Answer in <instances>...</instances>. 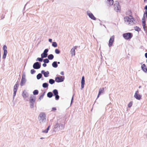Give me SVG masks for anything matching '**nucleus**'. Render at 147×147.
<instances>
[{"label": "nucleus", "instance_id": "1a4fd4ad", "mask_svg": "<svg viewBox=\"0 0 147 147\" xmlns=\"http://www.w3.org/2000/svg\"><path fill=\"white\" fill-rule=\"evenodd\" d=\"M3 53L2 56V58L3 59H5L7 53V47L5 45L3 46Z\"/></svg>", "mask_w": 147, "mask_h": 147}, {"label": "nucleus", "instance_id": "aec40b11", "mask_svg": "<svg viewBox=\"0 0 147 147\" xmlns=\"http://www.w3.org/2000/svg\"><path fill=\"white\" fill-rule=\"evenodd\" d=\"M46 93L45 92H44L42 93V94L40 95V97H39L38 100V101H40L41 99H42L44 96L45 94Z\"/></svg>", "mask_w": 147, "mask_h": 147}, {"label": "nucleus", "instance_id": "052dcab7", "mask_svg": "<svg viewBox=\"0 0 147 147\" xmlns=\"http://www.w3.org/2000/svg\"><path fill=\"white\" fill-rule=\"evenodd\" d=\"M145 57L147 59V52L145 54Z\"/></svg>", "mask_w": 147, "mask_h": 147}, {"label": "nucleus", "instance_id": "f704fd0d", "mask_svg": "<svg viewBox=\"0 0 147 147\" xmlns=\"http://www.w3.org/2000/svg\"><path fill=\"white\" fill-rule=\"evenodd\" d=\"M41 56L42 58L43 59L44 58H45L47 57V54H44V53H42L41 54Z\"/></svg>", "mask_w": 147, "mask_h": 147}, {"label": "nucleus", "instance_id": "412c9836", "mask_svg": "<svg viewBox=\"0 0 147 147\" xmlns=\"http://www.w3.org/2000/svg\"><path fill=\"white\" fill-rule=\"evenodd\" d=\"M52 66L53 67L56 68L58 67V65L57 64V62L54 61L53 62L52 64Z\"/></svg>", "mask_w": 147, "mask_h": 147}, {"label": "nucleus", "instance_id": "864d4df0", "mask_svg": "<svg viewBox=\"0 0 147 147\" xmlns=\"http://www.w3.org/2000/svg\"><path fill=\"white\" fill-rule=\"evenodd\" d=\"M101 94L99 93V92L98 93V94L97 96V98L96 99H97L100 96V95Z\"/></svg>", "mask_w": 147, "mask_h": 147}, {"label": "nucleus", "instance_id": "4468645a", "mask_svg": "<svg viewBox=\"0 0 147 147\" xmlns=\"http://www.w3.org/2000/svg\"><path fill=\"white\" fill-rule=\"evenodd\" d=\"M85 84V77L84 76H82L81 80V90L83 89Z\"/></svg>", "mask_w": 147, "mask_h": 147}, {"label": "nucleus", "instance_id": "e433bc0d", "mask_svg": "<svg viewBox=\"0 0 147 147\" xmlns=\"http://www.w3.org/2000/svg\"><path fill=\"white\" fill-rule=\"evenodd\" d=\"M49 51V50L48 48L44 50V51L43 52V53L47 54V55H48V52Z\"/></svg>", "mask_w": 147, "mask_h": 147}, {"label": "nucleus", "instance_id": "f257e3e1", "mask_svg": "<svg viewBox=\"0 0 147 147\" xmlns=\"http://www.w3.org/2000/svg\"><path fill=\"white\" fill-rule=\"evenodd\" d=\"M64 127V126L63 124L59 123L58 121H57L54 126L53 131V132H56L59 130L63 129Z\"/></svg>", "mask_w": 147, "mask_h": 147}, {"label": "nucleus", "instance_id": "69168bd1", "mask_svg": "<svg viewBox=\"0 0 147 147\" xmlns=\"http://www.w3.org/2000/svg\"><path fill=\"white\" fill-rule=\"evenodd\" d=\"M60 63V62L59 61L57 62V64H59Z\"/></svg>", "mask_w": 147, "mask_h": 147}, {"label": "nucleus", "instance_id": "f03ea898", "mask_svg": "<svg viewBox=\"0 0 147 147\" xmlns=\"http://www.w3.org/2000/svg\"><path fill=\"white\" fill-rule=\"evenodd\" d=\"M129 16L131 18H130L129 17L126 16L124 17V20L125 21L129 22V24L131 25H133L135 24V20L131 15H129Z\"/></svg>", "mask_w": 147, "mask_h": 147}, {"label": "nucleus", "instance_id": "bf43d9fd", "mask_svg": "<svg viewBox=\"0 0 147 147\" xmlns=\"http://www.w3.org/2000/svg\"><path fill=\"white\" fill-rule=\"evenodd\" d=\"M144 9L145 10H147V5L145 6L144 7Z\"/></svg>", "mask_w": 147, "mask_h": 147}, {"label": "nucleus", "instance_id": "e2e57ef3", "mask_svg": "<svg viewBox=\"0 0 147 147\" xmlns=\"http://www.w3.org/2000/svg\"><path fill=\"white\" fill-rule=\"evenodd\" d=\"M1 56V50L0 49V57Z\"/></svg>", "mask_w": 147, "mask_h": 147}, {"label": "nucleus", "instance_id": "3c124183", "mask_svg": "<svg viewBox=\"0 0 147 147\" xmlns=\"http://www.w3.org/2000/svg\"><path fill=\"white\" fill-rule=\"evenodd\" d=\"M101 94L99 93V92L98 93V94L97 96V98L96 99H97L100 96V95Z\"/></svg>", "mask_w": 147, "mask_h": 147}, {"label": "nucleus", "instance_id": "20e7f679", "mask_svg": "<svg viewBox=\"0 0 147 147\" xmlns=\"http://www.w3.org/2000/svg\"><path fill=\"white\" fill-rule=\"evenodd\" d=\"M123 37L126 40H129L132 37L133 34L132 33L128 32L122 34Z\"/></svg>", "mask_w": 147, "mask_h": 147}, {"label": "nucleus", "instance_id": "5701e85b", "mask_svg": "<svg viewBox=\"0 0 147 147\" xmlns=\"http://www.w3.org/2000/svg\"><path fill=\"white\" fill-rule=\"evenodd\" d=\"M47 97L49 98H52L53 96V93L51 92H48L47 94Z\"/></svg>", "mask_w": 147, "mask_h": 147}, {"label": "nucleus", "instance_id": "6e6552de", "mask_svg": "<svg viewBox=\"0 0 147 147\" xmlns=\"http://www.w3.org/2000/svg\"><path fill=\"white\" fill-rule=\"evenodd\" d=\"M65 80L64 76H59L55 78V82L57 83L61 82H63Z\"/></svg>", "mask_w": 147, "mask_h": 147}, {"label": "nucleus", "instance_id": "cd10ccee", "mask_svg": "<svg viewBox=\"0 0 147 147\" xmlns=\"http://www.w3.org/2000/svg\"><path fill=\"white\" fill-rule=\"evenodd\" d=\"M42 75L41 73H39L36 76V78L37 80H39L42 77Z\"/></svg>", "mask_w": 147, "mask_h": 147}, {"label": "nucleus", "instance_id": "ea45409f", "mask_svg": "<svg viewBox=\"0 0 147 147\" xmlns=\"http://www.w3.org/2000/svg\"><path fill=\"white\" fill-rule=\"evenodd\" d=\"M74 94L71 97V103H70L71 105L72 104H73L74 102Z\"/></svg>", "mask_w": 147, "mask_h": 147}, {"label": "nucleus", "instance_id": "37998d69", "mask_svg": "<svg viewBox=\"0 0 147 147\" xmlns=\"http://www.w3.org/2000/svg\"><path fill=\"white\" fill-rule=\"evenodd\" d=\"M36 72V71L34 69H32L30 70V73L31 74H33Z\"/></svg>", "mask_w": 147, "mask_h": 147}, {"label": "nucleus", "instance_id": "4be33fe9", "mask_svg": "<svg viewBox=\"0 0 147 147\" xmlns=\"http://www.w3.org/2000/svg\"><path fill=\"white\" fill-rule=\"evenodd\" d=\"M53 96H54L55 95H56L58 94V92L57 90L56 89H55L53 90Z\"/></svg>", "mask_w": 147, "mask_h": 147}, {"label": "nucleus", "instance_id": "f8f14e48", "mask_svg": "<svg viewBox=\"0 0 147 147\" xmlns=\"http://www.w3.org/2000/svg\"><path fill=\"white\" fill-rule=\"evenodd\" d=\"M39 116L40 117L42 121H45V120H46V115L45 113H40L39 115Z\"/></svg>", "mask_w": 147, "mask_h": 147}, {"label": "nucleus", "instance_id": "7c9ffc66", "mask_svg": "<svg viewBox=\"0 0 147 147\" xmlns=\"http://www.w3.org/2000/svg\"><path fill=\"white\" fill-rule=\"evenodd\" d=\"M52 46L54 47H56L57 46V44L55 42H52Z\"/></svg>", "mask_w": 147, "mask_h": 147}, {"label": "nucleus", "instance_id": "a18cd8bd", "mask_svg": "<svg viewBox=\"0 0 147 147\" xmlns=\"http://www.w3.org/2000/svg\"><path fill=\"white\" fill-rule=\"evenodd\" d=\"M57 109L55 107H53L52 108L51 111H54L56 110Z\"/></svg>", "mask_w": 147, "mask_h": 147}, {"label": "nucleus", "instance_id": "dca6fc26", "mask_svg": "<svg viewBox=\"0 0 147 147\" xmlns=\"http://www.w3.org/2000/svg\"><path fill=\"white\" fill-rule=\"evenodd\" d=\"M141 68L144 72L147 73V67H146V65L145 64H143L142 65Z\"/></svg>", "mask_w": 147, "mask_h": 147}, {"label": "nucleus", "instance_id": "49530a36", "mask_svg": "<svg viewBox=\"0 0 147 147\" xmlns=\"http://www.w3.org/2000/svg\"><path fill=\"white\" fill-rule=\"evenodd\" d=\"M5 15H4L3 14H2L1 16V19H3L5 18Z\"/></svg>", "mask_w": 147, "mask_h": 147}, {"label": "nucleus", "instance_id": "58836bf2", "mask_svg": "<svg viewBox=\"0 0 147 147\" xmlns=\"http://www.w3.org/2000/svg\"><path fill=\"white\" fill-rule=\"evenodd\" d=\"M60 51L59 49H57L55 50V53L57 54H59L60 53Z\"/></svg>", "mask_w": 147, "mask_h": 147}, {"label": "nucleus", "instance_id": "c756f323", "mask_svg": "<svg viewBox=\"0 0 147 147\" xmlns=\"http://www.w3.org/2000/svg\"><path fill=\"white\" fill-rule=\"evenodd\" d=\"M39 93V91L38 90H35L33 92V93L34 95H37Z\"/></svg>", "mask_w": 147, "mask_h": 147}, {"label": "nucleus", "instance_id": "de8ad7c7", "mask_svg": "<svg viewBox=\"0 0 147 147\" xmlns=\"http://www.w3.org/2000/svg\"><path fill=\"white\" fill-rule=\"evenodd\" d=\"M46 63H45V62L42 65V66L44 67H46L47 65Z\"/></svg>", "mask_w": 147, "mask_h": 147}, {"label": "nucleus", "instance_id": "b1692460", "mask_svg": "<svg viewBox=\"0 0 147 147\" xmlns=\"http://www.w3.org/2000/svg\"><path fill=\"white\" fill-rule=\"evenodd\" d=\"M50 125H49L44 130H43L42 131V132L45 133H47L48 132V131L49 129Z\"/></svg>", "mask_w": 147, "mask_h": 147}, {"label": "nucleus", "instance_id": "bb28decb", "mask_svg": "<svg viewBox=\"0 0 147 147\" xmlns=\"http://www.w3.org/2000/svg\"><path fill=\"white\" fill-rule=\"evenodd\" d=\"M55 80H54L53 79H49V82L50 84L52 85L55 83Z\"/></svg>", "mask_w": 147, "mask_h": 147}, {"label": "nucleus", "instance_id": "603ef678", "mask_svg": "<svg viewBox=\"0 0 147 147\" xmlns=\"http://www.w3.org/2000/svg\"><path fill=\"white\" fill-rule=\"evenodd\" d=\"M101 94L99 93V92L98 93V94L97 96V98L96 99H97L100 96V95Z\"/></svg>", "mask_w": 147, "mask_h": 147}, {"label": "nucleus", "instance_id": "393cba45", "mask_svg": "<svg viewBox=\"0 0 147 147\" xmlns=\"http://www.w3.org/2000/svg\"><path fill=\"white\" fill-rule=\"evenodd\" d=\"M49 85V84L48 83L45 82L42 84V86L44 88H46L48 87Z\"/></svg>", "mask_w": 147, "mask_h": 147}, {"label": "nucleus", "instance_id": "13d9d810", "mask_svg": "<svg viewBox=\"0 0 147 147\" xmlns=\"http://www.w3.org/2000/svg\"><path fill=\"white\" fill-rule=\"evenodd\" d=\"M28 2H27L26 3L25 5L24 6V8L23 9V11L25 10V9L26 6V5L27 4H28Z\"/></svg>", "mask_w": 147, "mask_h": 147}, {"label": "nucleus", "instance_id": "f3484780", "mask_svg": "<svg viewBox=\"0 0 147 147\" xmlns=\"http://www.w3.org/2000/svg\"><path fill=\"white\" fill-rule=\"evenodd\" d=\"M22 95L24 98H27L28 96V94L25 90H24L23 91Z\"/></svg>", "mask_w": 147, "mask_h": 147}, {"label": "nucleus", "instance_id": "6ab92c4d", "mask_svg": "<svg viewBox=\"0 0 147 147\" xmlns=\"http://www.w3.org/2000/svg\"><path fill=\"white\" fill-rule=\"evenodd\" d=\"M19 86V84L17 83H16L14 85L13 87V91L17 92V90Z\"/></svg>", "mask_w": 147, "mask_h": 147}, {"label": "nucleus", "instance_id": "338daca9", "mask_svg": "<svg viewBox=\"0 0 147 147\" xmlns=\"http://www.w3.org/2000/svg\"><path fill=\"white\" fill-rule=\"evenodd\" d=\"M100 25H102V23L101 22H100Z\"/></svg>", "mask_w": 147, "mask_h": 147}, {"label": "nucleus", "instance_id": "8fccbe9b", "mask_svg": "<svg viewBox=\"0 0 147 147\" xmlns=\"http://www.w3.org/2000/svg\"><path fill=\"white\" fill-rule=\"evenodd\" d=\"M101 94L99 93V92L98 93V94L97 96V98L96 99H97L100 96V95Z\"/></svg>", "mask_w": 147, "mask_h": 147}, {"label": "nucleus", "instance_id": "a211bd4d", "mask_svg": "<svg viewBox=\"0 0 147 147\" xmlns=\"http://www.w3.org/2000/svg\"><path fill=\"white\" fill-rule=\"evenodd\" d=\"M134 97L136 99L139 100H140L142 98V95L139 94L134 95Z\"/></svg>", "mask_w": 147, "mask_h": 147}, {"label": "nucleus", "instance_id": "7ed1b4c3", "mask_svg": "<svg viewBox=\"0 0 147 147\" xmlns=\"http://www.w3.org/2000/svg\"><path fill=\"white\" fill-rule=\"evenodd\" d=\"M36 96L32 94L30 95L29 99V103L30 106L31 108H33L34 107V104L36 100Z\"/></svg>", "mask_w": 147, "mask_h": 147}, {"label": "nucleus", "instance_id": "0eeeda50", "mask_svg": "<svg viewBox=\"0 0 147 147\" xmlns=\"http://www.w3.org/2000/svg\"><path fill=\"white\" fill-rule=\"evenodd\" d=\"M146 18H147V14H144V13L143 17L142 20V22L143 28L145 30V26H146Z\"/></svg>", "mask_w": 147, "mask_h": 147}, {"label": "nucleus", "instance_id": "a878e982", "mask_svg": "<svg viewBox=\"0 0 147 147\" xmlns=\"http://www.w3.org/2000/svg\"><path fill=\"white\" fill-rule=\"evenodd\" d=\"M54 58V55L52 54H50L48 56V59L50 60H52Z\"/></svg>", "mask_w": 147, "mask_h": 147}, {"label": "nucleus", "instance_id": "473e14b6", "mask_svg": "<svg viewBox=\"0 0 147 147\" xmlns=\"http://www.w3.org/2000/svg\"><path fill=\"white\" fill-rule=\"evenodd\" d=\"M71 54L72 55H75V50L72 49L71 50Z\"/></svg>", "mask_w": 147, "mask_h": 147}, {"label": "nucleus", "instance_id": "72a5a7b5", "mask_svg": "<svg viewBox=\"0 0 147 147\" xmlns=\"http://www.w3.org/2000/svg\"><path fill=\"white\" fill-rule=\"evenodd\" d=\"M107 1L108 2L109 4L110 5H113V0H107Z\"/></svg>", "mask_w": 147, "mask_h": 147}, {"label": "nucleus", "instance_id": "9d476101", "mask_svg": "<svg viewBox=\"0 0 147 147\" xmlns=\"http://www.w3.org/2000/svg\"><path fill=\"white\" fill-rule=\"evenodd\" d=\"M41 66V64L38 62L34 63L33 65V67L34 69H40Z\"/></svg>", "mask_w": 147, "mask_h": 147}, {"label": "nucleus", "instance_id": "423d86ee", "mask_svg": "<svg viewBox=\"0 0 147 147\" xmlns=\"http://www.w3.org/2000/svg\"><path fill=\"white\" fill-rule=\"evenodd\" d=\"M26 75L25 73H23L22 74V78L21 79L20 85L21 86H23L26 82Z\"/></svg>", "mask_w": 147, "mask_h": 147}, {"label": "nucleus", "instance_id": "4c0bfd02", "mask_svg": "<svg viewBox=\"0 0 147 147\" xmlns=\"http://www.w3.org/2000/svg\"><path fill=\"white\" fill-rule=\"evenodd\" d=\"M43 59L41 57H38L36 59V61H38L40 62H42L43 61Z\"/></svg>", "mask_w": 147, "mask_h": 147}, {"label": "nucleus", "instance_id": "5fc2aeb1", "mask_svg": "<svg viewBox=\"0 0 147 147\" xmlns=\"http://www.w3.org/2000/svg\"><path fill=\"white\" fill-rule=\"evenodd\" d=\"M77 48V46H75V47H74L72 49H74V50H75V49H76Z\"/></svg>", "mask_w": 147, "mask_h": 147}, {"label": "nucleus", "instance_id": "9b49d317", "mask_svg": "<svg viewBox=\"0 0 147 147\" xmlns=\"http://www.w3.org/2000/svg\"><path fill=\"white\" fill-rule=\"evenodd\" d=\"M87 14L91 19L94 20H96V18L95 17L92 13L90 11H87Z\"/></svg>", "mask_w": 147, "mask_h": 147}, {"label": "nucleus", "instance_id": "39448f33", "mask_svg": "<svg viewBox=\"0 0 147 147\" xmlns=\"http://www.w3.org/2000/svg\"><path fill=\"white\" fill-rule=\"evenodd\" d=\"M114 9L117 12H120L121 10V7L118 1H116L114 5Z\"/></svg>", "mask_w": 147, "mask_h": 147}, {"label": "nucleus", "instance_id": "c85d7f7f", "mask_svg": "<svg viewBox=\"0 0 147 147\" xmlns=\"http://www.w3.org/2000/svg\"><path fill=\"white\" fill-rule=\"evenodd\" d=\"M134 28L135 30L138 32L140 31L141 30V28L137 26H135Z\"/></svg>", "mask_w": 147, "mask_h": 147}, {"label": "nucleus", "instance_id": "c9c22d12", "mask_svg": "<svg viewBox=\"0 0 147 147\" xmlns=\"http://www.w3.org/2000/svg\"><path fill=\"white\" fill-rule=\"evenodd\" d=\"M104 90V88H100L98 92L102 94L103 93Z\"/></svg>", "mask_w": 147, "mask_h": 147}, {"label": "nucleus", "instance_id": "2f4dec72", "mask_svg": "<svg viewBox=\"0 0 147 147\" xmlns=\"http://www.w3.org/2000/svg\"><path fill=\"white\" fill-rule=\"evenodd\" d=\"M43 61L44 63L45 62V63H48L49 62V59H48V58L43 59Z\"/></svg>", "mask_w": 147, "mask_h": 147}, {"label": "nucleus", "instance_id": "a19ab883", "mask_svg": "<svg viewBox=\"0 0 147 147\" xmlns=\"http://www.w3.org/2000/svg\"><path fill=\"white\" fill-rule=\"evenodd\" d=\"M54 96L55 97V98L56 100H59L60 98V96L58 94L57 95H55Z\"/></svg>", "mask_w": 147, "mask_h": 147}, {"label": "nucleus", "instance_id": "6e6d98bb", "mask_svg": "<svg viewBox=\"0 0 147 147\" xmlns=\"http://www.w3.org/2000/svg\"><path fill=\"white\" fill-rule=\"evenodd\" d=\"M52 39L51 38L49 39V41L50 42H52Z\"/></svg>", "mask_w": 147, "mask_h": 147}, {"label": "nucleus", "instance_id": "ddd939ff", "mask_svg": "<svg viewBox=\"0 0 147 147\" xmlns=\"http://www.w3.org/2000/svg\"><path fill=\"white\" fill-rule=\"evenodd\" d=\"M114 41V36H112L110 38L109 41V46L110 47L112 46L113 43Z\"/></svg>", "mask_w": 147, "mask_h": 147}, {"label": "nucleus", "instance_id": "2eb2a0df", "mask_svg": "<svg viewBox=\"0 0 147 147\" xmlns=\"http://www.w3.org/2000/svg\"><path fill=\"white\" fill-rule=\"evenodd\" d=\"M41 73L43 75L44 77L45 78L48 77L49 74V71H45L44 70H42L41 71Z\"/></svg>", "mask_w": 147, "mask_h": 147}, {"label": "nucleus", "instance_id": "4d7b16f0", "mask_svg": "<svg viewBox=\"0 0 147 147\" xmlns=\"http://www.w3.org/2000/svg\"><path fill=\"white\" fill-rule=\"evenodd\" d=\"M60 74L62 75H64V72L63 71H62L60 72Z\"/></svg>", "mask_w": 147, "mask_h": 147}, {"label": "nucleus", "instance_id": "0e129e2a", "mask_svg": "<svg viewBox=\"0 0 147 147\" xmlns=\"http://www.w3.org/2000/svg\"><path fill=\"white\" fill-rule=\"evenodd\" d=\"M144 2H147V0H144Z\"/></svg>", "mask_w": 147, "mask_h": 147}, {"label": "nucleus", "instance_id": "c03bdc74", "mask_svg": "<svg viewBox=\"0 0 147 147\" xmlns=\"http://www.w3.org/2000/svg\"><path fill=\"white\" fill-rule=\"evenodd\" d=\"M16 92H17L13 91V99H14V97L16 95Z\"/></svg>", "mask_w": 147, "mask_h": 147}, {"label": "nucleus", "instance_id": "79ce46f5", "mask_svg": "<svg viewBox=\"0 0 147 147\" xmlns=\"http://www.w3.org/2000/svg\"><path fill=\"white\" fill-rule=\"evenodd\" d=\"M132 101H130L128 105V107L129 108L131 107L132 106Z\"/></svg>", "mask_w": 147, "mask_h": 147}, {"label": "nucleus", "instance_id": "680f3d73", "mask_svg": "<svg viewBox=\"0 0 147 147\" xmlns=\"http://www.w3.org/2000/svg\"><path fill=\"white\" fill-rule=\"evenodd\" d=\"M144 14H147V10H145V11L144 12Z\"/></svg>", "mask_w": 147, "mask_h": 147}, {"label": "nucleus", "instance_id": "774afa93", "mask_svg": "<svg viewBox=\"0 0 147 147\" xmlns=\"http://www.w3.org/2000/svg\"><path fill=\"white\" fill-rule=\"evenodd\" d=\"M44 138H43V137H41V138H40V139H44Z\"/></svg>", "mask_w": 147, "mask_h": 147}, {"label": "nucleus", "instance_id": "09e8293b", "mask_svg": "<svg viewBox=\"0 0 147 147\" xmlns=\"http://www.w3.org/2000/svg\"><path fill=\"white\" fill-rule=\"evenodd\" d=\"M138 93H139V91L138 90H137L136 91V92L134 94V95L138 94H139Z\"/></svg>", "mask_w": 147, "mask_h": 147}]
</instances>
